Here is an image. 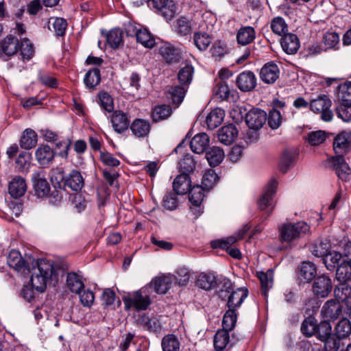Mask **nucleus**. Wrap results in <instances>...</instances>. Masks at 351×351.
<instances>
[{
  "label": "nucleus",
  "mask_w": 351,
  "mask_h": 351,
  "mask_svg": "<svg viewBox=\"0 0 351 351\" xmlns=\"http://www.w3.org/2000/svg\"><path fill=\"white\" fill-rule=\"evenodd\" d=\"M15 271L23 276L31 274V282L32 287L25 286L21 295L28 302L34 298L33 289L43 293L47 287L48 280H58L60 276L64 274L63 269L60 265H9Z\"/></svg>",
  "instance_id": "obj_1"
},
{
  "label": "nucleus",
  "mask_w": 351,
  "mask_h": 351,
  "mask_svg": "<svg viewBox=\"0 0 351 351\" xmlns=\"http://www.w3.org/2000/svg\"><path fill=\"white\" fill-rule=\"evenodd\" d=\"M335 298L326 302L321 313L328 321H335L340 316L351 314V291L347 287H335Z\"/></svg>",
  "instance_id": "obj_2"
},
{
  "label": "nucleus",
  "mask_w": 351,
  "mask_h": 351,
  "mask_svg": "<svg viewBox=\"0 0 351 351\" xmlns=\"http://www.w3.org/2000/svg\"><path fill=\"white\" fill-rule=\"evenodd\" d=\"M350 147L351 132L343 131L335 138L333 149L336 156L332 158L331 165L336 175L343 181H348L351 178V169L343 158Z\"/></svg>",
  "instance_id": "obj_3"
},
{
  "label": "nucleus",
  "mask_w": 351,
  "mask_h": 351,
  "mask_svg": "<svg viewBox=\"0 0 351 351\" xmlns=\"http://www.w3.org/2000/svg\"><path fill=\"white\" fill-rule=\"evenodd\" d=\"M177 66L179 67V71L177 73V80H178L180 86L177 85V108L183 101L185 95L191 84L193 74L194 67L191 61L184 59L177 53Z\"/></svg>",
  "instance_id": "obj_4"
},
{
  "label": "nucleus",
  "mask_w": 351,
  "mask_h": 351,
  "mask_svg": "<svg viewBox=\"0 0 351 351\" xmlns=\"http://www.w3.org/2000/svg\"><path fill=\"white\" fill-rule=\"evenodd\" d=\"M250 229V226L248 224H245L234 235L212 241L210 246L213 249L225 250L231 257L235 259H240L241 258L240 250L238 248L232 247V245L238 240L243 239Z\"/></svg>",
  "instance_id": "obj_5"
},
{
  "label": "nucleus",
  "mask_w": 351,
  "mask_h": 351,
  "mask_svg": "<svg viewBox=\"0 0 351 351\" xmlns=\"http://www.w3.org/2000/svg\"><path fill=\"white\" fill-rule=\"evenodd\" d=\"M152 291H149L145 286L136 291L124 296L123 301L125 309L129 311L134 308L137 311H145L152 303L151 295Z\"/></svg>",
  "instance_id": "obj_6"
},
{
  "label": "nucleus",
  "mask_w": 351,
  "mask_h": 351,
  "mask_svg": "<svg viewBox=\"0 0 351 351\" xmlns=\"http://www.w3.org/2000/svg\"><path fill=\"white\" fill-rule=\"evenodd\" d=\"M279 231L280 241L289 243L308 234L310 226L304 221L288 223L283 224Z\"/></svg>",
  "instance_id": "obj_7"
},
{
  "label": "nucleus",
  "mask_w": 351,
  "mask_h": 351,
  "mask_svg": "<svg viewBox=\"0 0 351 351\" xmlns=\"http://www.w3.org/2000/svg\"><path fill=\"white\" fill-rule=\"evenodd\" d=\"M191 138L190 132L187 133L182 142L177 145V149H180L185 144H190L191 150L196 154H202L209 145L210 138L206 133H199Z\"/></svg>",
  "instance_id": "obj_8"
},
{
  "label": "nucleus",
  "mask_w": 351,
  "mask_h": 351,
  "mask_svg": "<svg viewBox=\"0 0 351 351\" xmlns=\"http://www.w3.org/2000/svg\"><path fill=\"white\" fill-rule=\"evenodd\" d=\"M332 101L326 95H321L313 99L310 104L311 110L315 113H321V118L324 121H330L333 117L332 111L330 110Z\"/></svg>",
  "instance_id": "obj_9"
},
{
  "label": "nucleus",
  "mask_w": 351,
  "mask_h": 351,
  "mask_svg": "<svg viewBox=\"0 0 351 351\" xmlns=\"http://www.w3.org/2000/svg\"><path fill=\"white\" fill-rule=\"evenodd\" d=\"M63 261L62 258L53 261L44 257L36 260L32 255L27 254L23 258L20 252L16 250H12L8 256V263H62Z\"/></svg>",
  "instance_id": "obj_10"
},
{
  "label": "nucleus",
  "mask_w": 351,
  "mask_h": 351,
  "mask_svg": "<svg viewBox=\"0 0 351 351\" xmlns=\"http://www.w3.org/2000/svg\"><path fill=\"white\" fill-rule=\"evenodd\" d=\"M150 5L159 10L167 22L174 23L176 4L173 0H151Z\"/></svg>",
  "instance_id": "obj_11"
},
{
  "label": "nucleus",
  "mask_w": 351,
  "mask_h": 351,
  "mask_svg": "<svg viewBox=\"0 0 351 351\" xmlns=\"http://www.w3.org/2000/svg\"><path fill=\"white\" fill-rule=\"evenodd\" d=\"M35 194L43 197L47 196L50 191V186L45 178V173L43 170L36 171L32 176Z\"/></svg>",
  "instance_id": "obj_12"
},
{
  "label": "nucleus",
  "mask_w": 351,
  "mask_h": 351,
  "mask_svg": "<svg viewBox=\"0 0 351 351\" xmlns=\"http://www.w3.org/2000/svg\"><path fill=\"white\" fill-rule=\"evenodd\" d=\"M245 119L249 129L260 130L267 121V114L263 110L252 108L246 113Z\"/></svg>",
  "instance_id": "obj_13"
},
{
  "label": "nucleus",
  "mask_w": 351,
  "mask_h": 351,
  "mask_svg": "<svg viewBox=\"0 0 351 351\" xmlns=\"http://www.w3.org/2000/svg\"><path fill=\"white\" fill-rule=\"evenodd\" d=\"M219 275L216 272H202L196 279L195 285L205 291H211L217 288V282Z\"/></svg>",
  "instance_id": "obj_14"
},
{
  "label": "nucleus",
  "mask_w": 351,
  "mask_h": 351,
  "mask_svg": "<svg viewBox=\"0 0 351 351\" xmlns=\"http://www.w3.org/2000/svg\"><path fill=\"white\" fill-rule=\"evenodd\" d=\"M171 282V277L164 275L154 278L145 287L149 291H152V293L165 294L169 289Z\"/></svg>",
  "instance_id": "obj_15"
},
{
  "label": "nucleus",
  "mask_w": 351,
  "mask_h": 351,
  "mask_svg": "<svg viewBox=\"0 0 351 351\" xmlns=\"http://www.w3.org/2000/svg\"><path fill=\"white\" fill-rule=\"evenodd\" d=\"M236 84L241 91L249 92L256 87V77L252 71H243L237 75Z\"/></svg>",
  "instance_id": "obj_16"
},
{
  "label": "nucleus",
  "mask_w": 351,
  "mask_h": 351,
  "mask_svg": "<svg viewBox=\"0 0 351 351\" xmlns=\"http://www.w3.org/2000/svg\"><path fill=\"white\" fill-rule=\"evenodd\" d=\"M331 280L326 276L322 275L315 278L313 284V291L318 298H326L332 291Z\"/></svg>",
  "instance_id": "obj_17"
},
{
  "label": "nucleus",
  "mask_w": 351,
  "mask_h": 351,
  "mask_svg": "<svg viewBox=\"0 0 351 351\" xmlns=\"http://www.w3.org/2000/svg\"><path fill=\"white\" fill-rule=\"evenodd\" d=\"M61 178L64 180V186L71 189L73 191H80L84 185V180L81 173L73 169L64 178H63L62 172H60Z\"/></svg>",
  "instance_id": "obj_18"
},
{
  "label": "nucleus",
  "mask_w": 351,
  "mask_h": 351,
  "mask_svg": "<svg viewBox=\"0 0 351 351\" xmlns=\"http://www.w3.org/2000/svg\"><path fill=\"white\" fill-rule=\"evenodd\" d=\"M279 75L280 69L273 62L266 63L260 71V78L265 84H274Z\"/></svg>",
  "instance_id": "obj_19"
},
{
  "label": "nucleus",
  "mask_w": 351,
  "mask_h": 351,
  "mask_svg": "<svg viewBox=\"0 0 351 351\" xmlns=\"http://www.w3.org/2000/svg\"><path fill=\"white\" fill-rule=\"evenodd\" d=\"M278 182L275 179H272L267 185L263 193L258 199L257 204L261 210H264L271 206L272 199L276 193Z\"/></svg>",
  "instance_id": "obj_20"
},
{
  "label": "nucleus",
  "mask_w": 351,
  "mask_h": 351,
  "mask_svg": "<svg viewBox=\"0 0 351 351\" xmlns=\"http://www.w3.org/2000/svg\"><path fill=\"white\" fill-rule=\"evenodd\" d=\"M19 49V39L12 35H8L0 40V58L3 55L11 56L16 53Z\"/></svg>",
  "instance_id": "obj_21"
},
{
  "label": "nucleus",
  "mask_w": 351,
  "mask_h": 351,
  "mask_svg": "<svg viewBox=\"0 0 351 351\" xmlns=\"http://www.w3.org/2000/svg\"><path fill=\"white\" fill-rule=\"evenodd\" d=\"M27 190V184L25 180L20 176H16L12 178L8 184V193L14 198L22 197Z\"/></svg>",
  "instance_id": "obj_22"
},
{
  "label": "nucleus",
  "mask_w": 351,
  "mask_h": 351,
  "mask_svg": "<svg viewBox=\"0 0 351 351\" xmlns=\"http://www.w3.org/2000/svg\"><path fill=\"white\" fill-rule=\"evenodd\" d=\"M247 295L248 290L245 287H239L236 290L233 289L226 300L227 301L228 307L236 309L241 305Z\"/></svg>",
  "instance_id": "obj_23"
},
{
  "label": "nucleus",
  "mask_w": 351,
  "mask_h": 351,
  "mask_svg": "<svg viewBox=\"0 0 351 351\" xmlns=\"http://www.w3.org/2000/svg\"><path fill=\"white\" fill-rule=\"evenodd\" d=\"M237 136L238 130L232 123L223 126L217 134L218 140L226 145L232 144Z\"/></svg>",
  "instance_id": "obj_24"
},
{
  "label": "nucleus",
  "mask_w": 351,
  "mask_h": 351,
  "mask_svg": "<svg viewBox=\"0 0 351 351\" xmlns=\"http://www.w3.org/2000/svg\"><path fill=\"white\" fill-rule=\"evenodd\" d=\"M130 128L137 138L147 137L152 128V125L148 120L143 119H135L131 123Z\"/></svg>",
  "instance_id": "obj_25"
},
{
  "label": "nucleus",
  "mask_w": 351,
  "mask_h": 351,
  "mask_svg": "<svg viewBox=\"0 0 351 351\" xmlns=\"http://www.w3.org/2000/svg\"><path fill=\"white\" fill-rule=\"evenodd\" d=\"M280 45L283 51L287 54H294L300 47V41L295 34L288 33L281 38Z\"/></svg>",
  "instance_id": "obj_26"
},
{
  "label": "nucleus",
  "mask_w": 351,
  "mask_h": 351,
  "mask_svg": "<svg viewBox=\"0 0 351 351\" xmlns=\"http://www.w3.org/2000/svg\"><path fill=\"white\" fill-rule=\"evenodd\" d=\"M192 19L188 16H183L177 19V35L190 41L192 34Z\"/></svg>",
  "instance_id": "obj_27"
},
{
  "label": "nucleus",
  "mask_w": 351,
  "mask_h": 351,
  "mask_svg": "<svg viewBox=\"0 0 351 351\" xmlns=\"http://www.w3.org/2000/svg\"><path fill=\"white\" fill-rule=\"evenodd\" d=\"M234 283L232 282L229 278L222 275L219 276L217 282V294L219 298L226 301L228 295L234 289Z\"/></svg>",
  "instance_id": "obj_28"
},
{
  "label": "nucleus",
  "mask_w": 351,
  "mask_h": 351,
  "mask_svg": "<svg viewBox=\"0 0 351 351\" xmlns=\"http://www.w3.org/2000/svg\"><path fill=\"white\" fill-rule=\"evenodd\" d=\"M182 147L180 149H177V154L180 153V154H181V157L178 162V171L191 174L193 172L195 167V160L190 153H182Z\"/></svg>",
  "instance_id": "obj_29"
},
{
  "label": "nucleus",
  "mask_w": 351,
  "mask_h": 351,
  "mask_svg": "<svg viewBox=\"0 0 351 351\" xmlns=\"http://www.w3.org/2000/svg\"><path fill=\"white\" fill-rule=\"evenodd\" d=\"M38 162L41 165H47L51 163L55 156L53 150L47 145H40L35 153Z\"/></svg>",
  "instance_id": "obj_30"
},
{
  "label": "nucleus",
  "mask_w": 351,
  "mask_h": 351,
  "mask_svg": "<svg viewBox=\"0 0 351 351\" xmlns=\"http://www.w3.org/2000/svg\"><path fill=\"white\" fill-rule=\"evenodd\" d=\"M296 273L300 282L308 283L315 278L317 268L315 265H300L296 270Z\"/></svg>",
  "instance_id": "obj_31"
},
{
  "label": "nucleus",
  "mask_w": 351,
  "mask_h": 351,
  "mask_svg": "<svg viewBox=\"0 0 351 351\" xmlns=\"http://www.w3.org/2000/svg\"><path fill=\"white\" fill-rule=\"evenodd\" d=\"M225 112L220 108L212 110L206 117V123L208 130H214L223 121Z\"/></svg>",
  "instance_id": "obj_32"
},
{
  "label": "nucleus",
  "mask_w": 351,
  "mask_h": 351,
  "mask_svg": "<svg viewBox=\"0 0 351 351\" xmlns=\"http://www.w3.org/2000/svg\"><path fill=\"white\" fill-rule=\"evenodd\" d=\"M274 272V269H269L266 272L258 271L256 274V276L261 282V292L264 298L267 297V292L272 287Z\"/></svg>",
  "instance_id": "obj_33"
},
{
  "label": "nucleus",
  "mask_w": 351,
  "mask_h": 351,
  "mask_svg": "<svg viewBox=\"0 0 351 351\" xmlns=\"http://www.w3.org/2000/svg\"><path fill=\"white\" fill-rule=\"evenodd\" d=\"M256 38V32L251 26H243L237 32V40L239 45H247L252 43Z\"/></svg>",
  "instance_id": "obj_34"
},
{
  "label": "nucleus",
  "mask_w": 351,
  "mask_h": 351,
  "mask_svg": "<svg viewBox=\"0 0 351 351\" xmlns=\"http://www.w3.org/2000/svg\"><path fill=\"white\" fill-rule=\"evenodd\" d=\"M111 122L114 130L118 133L123 132L129 126V120L127 114L119 110L114 112L111 118Z\"/></svg>",
  "instance_id": "obj_35"
},
{
  "label": "nucleus",
  "mask_w": 351,
  "mask_h": 351,
  "mask_svg": "<svg viewBox=\"0 0 351 351\" xmlns=\"http://www.w3.org/2000/svg\"><path fill=\"white\" fill-rule=\"evenodd\" d=\"M312 254L317 257H321L323 263H339V258L341 257L339 252L337 251H332L330 253H325L322 250V245H315L312 250Z\"/></svg>",
  "instance_id": "obj_36"
},
{
  "label": "nucleus",
  "mask_w": 351,
  "mask_h": 351,
  "mask_svg": "<svg viewBox=\"0 0 351 351\" xmlns=\"http://www.w3.org/2000/svg\"><path fill=\"white\" fill-rule=\"evenodd\" d=\"M328 270H333L336 265H324ZM336 278L341 283H346L351 279V265H337Z\"/></svg>",
  "instance_id": "obj_37"
},
{
  "label": "nucleus",
  "mask_w": 351,
  "mask_h": 351,
  "mask_svg": "<svg viewBox=\"0 0 351 351\" xmlns=\"http://www.w3.org/2000/svg\"><path fill=\"white\" fill-rule=\"evenodd\" d=\"M38 142L36 132L30 128H27L23 132L19 143L20 146L25 149H30L36 147Z\"/></svg>",
  "instance_id": "obj_38"
},
{
  "label": "nucleus",
  "mask_w": 351,
  "mask_h": 351,
  "mask_svg": "<svg viewBox=\"0 0 351 351\" xmlns=\"http://www.w3.org/2000/svg\"><path fill=\"white\" fill-rule=\"evenodd\" d=\"M223 158V150L219 147L213 146L206 152V158L210 166L213 167L218 166Z\"/></svg>",
  "instance_id": "obj_39"
},
{
  "label": "nucleus",
  "mask_w": 351,
  "mask_h": 351,
  "mask_svg": "<svg viewBox=\"0 0 351 351\" xmlns=\"http://www.w3.org/2000/svg\"><path fill=\"white\" fill-rule=\"evenodd\" d=\"M177 175V195L187 194L192 184L190 175L182 173Z\"/></svg>",
  "instance_id": "obj_40"
},
{
  "label": "nucleus",
  "mask_w": 351,
  "mask_h": 351,
  "mask_svg": "<svg viewBox=\"0 0 351 351\" xmlns=\"http://www.w3.org/2000/svg\"><path fill=\"white\" fill-rule=\"evenodd\" d=\"M230 341L229 331L218 330L214 336L213 345L215 351H223Z\"/></svg>",
  "instance_id": "obj_41"
},
{
  "label": "nucleus",
  "mask_w": 351,
  "mask_h": 351,
  "mask_svg": "<svg viewBox=\"0 0 351 351\" xmlns=\"http://www.w3.org/2000/svg\"><path fill=\"white\" fill-rule=\"evenodd\" d=\"M66 285L74 293H79L84 287L82 277L76 272H70L67 274Z\"/></svg>",
  "instance_id": "obj_42"
},
{
  "label": "nucleus",
  "mask_w": 351,
  "mask_h": 351,
  "mask_svg": "<svg viewBox=\"0 0 351 351\" xmlns=\"http://www.w3.org/2000/svg\"><path fill=\"white\" fill-rule=\"evenodd\" d=\"M295 162V154L291 151L285 150L278 165L280 171L283 173H287V171L294 165Z\"/></svg>",
  "instance_id": "obj_43"
},
{
  "label": "nucleus",
  "mask_w": 351,
  "mask_h": 351,
  "mask_svg": "<svg viewBox=\"0 0 351 351\" xmlns=\"http://www.w3.org/2000/svg\"><path fill=\"white\" fill-rule=\"evenodd\" d=\"M172 112L171 107L168 105H158L155 106L152 111V117L154 122H158L167 119Z\"/></svg>",
  "instance_id": "obj_44"
},
{
  "label": "nucleus",
  "mask_w": 351,
  "mask_h": 351,
  "mask_svg": "<svg viewBox=\"0 0 351 351\" xmlns=\"http://www.w3.org/2000/svg\"><path fill=\"white\" fill-rule=\"evenodd\" d=\"M49 29L54 32L57 36H63L65 34L67 22L63 18H51L49 21Z\"/></svg>",
  "instance_id": "obj_45"
},
{
  "label": "nucleus",
  "mask_w": 351,
  "mask_h": 351,
  "mask_svg": "<svg viewBox=\"0 0 351 351\" xmlns=\"http://www.w3.org/2000/svg\"><path fill=\"white\" fill-rule=\"evenodd\" d=\"M270 27L274 34L282 37L288 34V25L281 16L274 17L271 21Z\"/></svg>",
  "instance_id": "obj_46"
},
{
  "label": "nucleus",
  "mask_w": 351,
  "mask_h": 351,
  "mask_svg": "<svg viewBox=\"0 0 351 351\" xmlns=\"http://www.w3.org/2000/svg\"><path fill=\"white\" fill-rule=\"evenodd\" d=\"M317 324V322L314 317L309 316L306 317L302 323L300 328L302 333L307 337L315 335Z\"/></svg>",
  "instance_id": "obj_47"
},
{
  "label": "nucleus",
  "mask_w": 351,
  "mask_h": 351,
  "mask_svg": "<svg viewBox=\"0 0 351 351\" xmlns=\"http://www.w3.org/2000/svg\"><path fill=\"white\" fill-rule=\"evenodd\" d=\"M193 43L199 50L205 51L211 43V38L206 32H195Z\"/></svg>",
  "instance_id": "obj_48"
},
{
  "label": "nucleus",
  "mask_w": 351,
  "mask_h": 351,
  "mask_svg": "<svg viewBox=\"0 0 351 351\" xmlns=\"http://www.w3.org/2000/svg\"><path fill=\"white\" fill-rule=\"evenodd\" d=\"M237 313L236 309L228 308V310L225 313L222 320L223 330L227 331L232 330L237 323Z\"/></svg>",
  "instance_id": "obj_49"
},
{
  "label": "nucleus",
  "mask_w": 351,
  "mask_h": 351,
  "mask_svg": "<svg viewBox=\"0 0 351 351\" xmlns=\"http://www.w3.org/2000/svg\"><path fill=\"white\" fill-rule=\"evenodd\" d=\"M136 41L146 48H152L156 42L154 36L146 29L142 28L136 35Z\"/></svg>",
  "instance_id": "obj_50"
},
{
  "label": "nucleus",
  "mask_w": 351,
  "mask_h": 351,
  "mask_svg": "<svg viewBox=\"0 0 351 351\" xmlns=\"http://www.w3.org/2000/svg\"><path fill=\"white\" fill-rule=\"evenodd\" d=\"M351 334V322L343 317L335 326V335L339 339H344Z\"/></svg>",
  "instance_id": "obj_51"
},
{
  "label": "nucleus",
  "mask_w": 351,
  "mask_h": 351,
  "mask_svg": "<svg viewBox=\"0 0 351 351\" xmlns=\"http://www.w3.org/2000/svg\"><path fill=\"white\" fill-rule=\"evenodd\" d=\"M337 99L339 103L351 104V82L338 86Z\"/></svg>",
  "instance_id": "obj_52"
},
{
  "label": "nucleus",
  "mask_w": 351,
  "mask_h": 351,
  "mask_svg": "<svg viewBox=\"0 0 351 351\" xmlns=\"http://www.w3.org/2000/svg\"><path fill=\"white\" fill-rule=\"evenodd\" d=\"M101 81L100 71L94 68L89 70L85 75L84 82L88 88H93L97 86Z\"/></svg>",
  "instance_id": "obj_53"
},
{
  "label": "nucleus",
  "mask_w": 351,
  "mask_h": 351,
  "mask_svg": "<svg viewBox=\"0 0 351 351\" xmlns=\"http://www.w3.org/2000/svg\"><path fill=\"white\" fill-rule=\"evenodd\" d=\"M204 190L205 189L202 185L191 186L188 193L189 201L192 204L197 206L201 204L204 197Z\"/></svg>",
  "instance_id": "obj_54"
},
{
  "label": "nucleus",
  "mask_w": 351,
  "mask_h": 351,
  "mask_svg": "<svg viewBox=\"0 0 351 351\" xmlns=\"http://www.w3.org/2000/svg\"><path fill=\"white\" fill-rule=\"evenodd\" d=\"M138 322L145 328L152 332L158 331L160 328V322L156 317H150L144 314L138 319Z\"/></svg>",
  "instance_id": "obj_55"
},
{
  "label": "nucleus",
  "mask_w": 351,
  "mask_h": 351,
  "mask_svg": "<svg viewBox=\"0 0 351 351\" xmlns=\"http://www.w3.org/2000/svg\"><path fill=\"white\" fill-rule=\"evenodd\" d=\"M219 180L217 174L213 169L205 171L202 180V186L206 191H210Z\"/></svg>",
  "instance_id": "obj_56"
},
{
  "label": "nucleus",
  "mask_w": 351,
  "mask_h": 351,
  "mask_svg": "<svg viewBox=\"0 0 351 351\" xmlns=\"http://www.w3.org/2000/svg\"><path fill=\"white\" fill-rule=\"evenodd\" d=\"M332 335V326L330 321L324 320L317 324L315 336L319 340L323 341Z\"/></svg>",
  "instance_id": "obj_57"
},
{
  "label": "nucleus",
  "mask_w": 351,
  "mask_h": 351,
  "mask_svg": "<svg viewBox=\"0 0 351 351\" xmlns=\"http://www.w3.org/2000/svg\"><path fill=\"white\" fill-rule=\"evenodd\" d=\"M323 43L326 50L337 49L339 43V36L336 32H328L324 35Z\"/></svg>",
  "instance_id": "obj_58"
},
{
  "label": "nucleus",
  "mask_w": 351,
  "mask_h": 351,
  "mask_svg": "<svg viewBox=\"0 0 351 351\" xmlns=\"http://www.w3.org/2000/svg\"><path fill=\"white\" fill-rule=\"evenodd\" d=\"M160 53L167 63H171L176 59V49L171 43H164L160 47Z\"/></svg>",
  "instance_id": "obj_59"
},
{
  "label": "nucleus",
  "mask_w": 351,
  "mask_h": 351,
  "mask_svg": "<svg viewBox=\"0 0 351 351\" xmlns=\"http://www.w3.org/2000/svg\"><path fill=\"white\" fill-rule=\"evenodd\" d=\"M107 42L112 48H117L123 43V34L119 29H113L107 34Z\"/></svg>",
  "instance_id": "obj_60"
},
{
  "label": "nucleus",
  "mask_w": 351,
  "mask_h": 351,
  "mask_svg": "<svg viewBox=\"0 0 351 351\" xmlns=\"http://www.w3.org/2000/svg\"><path fill=\"white\" fill-rule=\"evenodd\" d=\"M215 93L221 100H228L230 96L233 97L232 91L226 82L223 81H220L217 84L215 88Z\"/></svg>",
  "instance_id": "obj_61"
},
{
  "label": "nucleus",
  "mask_w": 351,
  "mask_h": 351,
  "mask_svg": "<svg viewBox=\"0 0 351 351\" xmlns=\"http://www.w3.org/2000/svg\"><path fill=\"white\" fill-rule=\"evenodd\" d=\"M336 114L339 118L345 122L351 121V104L339 103L335 109Z\"/></svg>",
  "instance_id": "obj_62"
},
{
  "label": "nucleus",
  "mask_w": 351,
  "mask_h": 351,
  "mask_svg": "<svg viewBox=\"0 0 351 351\" xmlns=\"http://www.w3.org/2000/svg\"><path fill=\"white\" fill-rule=\"evenodd\" d=\"M326 138V132L322 130H318L308 133L306 140L310 145L317 146L324 143Z\"/></svg>",
  "instance_id": "obj_63"
},
{
  "label": "nucleus",
  "mask_w": 351,
  "mask_h": 351,
  "mask_svg": "<svg viewBox=\"0 0 351 351\" xmlns=\"http://www.w3.org/2000/svg\"><path fill=\"white\" fill-rule=\"evenodd\" d=\"M267 119L269 126L271 129L275 130L280 126L282 118L280 110H276V109H274L269 112Z\"/></svg>",
  "instance_id": "obj_64"
}]
</instances>
